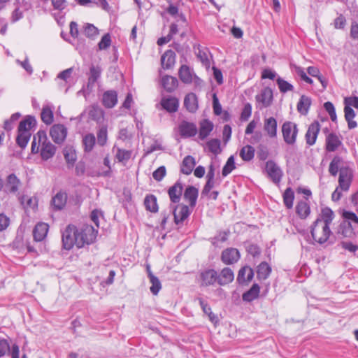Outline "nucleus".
I'll list each match as a JSON object with an SVG mask.
<instances>
[{
    "label": "nucleus",
    "mask_w": 358,
    "mask_h": 358,
    "mask_svg": "<svg viewBox=\"0 0 358 358\" xmlns=\"http://www.w3.org/2000/svg\"><path fill=\"white\" fill-rule=\"evenodd\" d=\"M47 136H34L31 143V152H41L43 160L52 158L55 153V147L50 141H47Z\"/></svg>",
    "instance_id": "1"
},
{
    "label": "nucleus",
    "mask_w": 358,
    "mask_h": 358,
    "mask_svg": "<svg viewBox=\"0 0 358 358\" xmlns=\"http://www.w3.org/2000/svg\"><path fill=\"white\" fill-rule=\"evenodd\" d=\"M310 233L315 242L323 244L327 241L331 231L329 225L315 220L311 226Z\"/></svg>",
    "instance_id": "2"
},
{
    "label": "nucleus",
    "mask_w": 358,
    "mask_h": 358,
    "mask_svg": "<svg viewBox=\"0 0 358 358\" xmlns=\"http://www.w3.org/2000/svg\"><path fill=\"white\" fill-rule=\"evenodd\" d=\"M97 230L91 225H85L82 229H77L78 248H81L85 244L92 243L96 238Z\"/></svg>",
    "instance_id": "3"
},
{
    "label": "nucleus",
    "mask_w": 358,
    "mask_h": 358,
    "mask_svg": "<svg viewBox=\"0 0 358 358\" xmlns=\"http://www.w3.org/2000/svg\"><path fill=\"white\" fill-rule=\"evenodd\" d=\"M62 240L65 250H71L74 245L78 247L77 228L75 226L69 225L62 232Z\"/></svg>",
    "instance_id": "4"
},
{
    "label": "nucleus",
    "mask_w": 358,
    "mask_h": 358,
    "mask_svg": "<svg viewBox=\"0 0 358 358\" xmlns=\"http://www.w3.org/2000/svg\"><path fill=\"white\" fill-rule=\"evenodd\" d=\"M331 124L328 120L322 119L320 121H314L308 127L306 134H318L322 131L324 134H334L330 130Z\"/></svg>",
    "instance_id": "5"
},
{
    "label": "nucleus",
    "mask_w": 358,
    "mask_h": 358,
    "mask_svg": "<svg viewBox=\"0 0 358 358\" xmlns=\"http://www.w3.org/2000/svg\"><path fill=\"white\" fill-rule=\"evenodd\" d=\"M255 100L259 108L262 109L269 107L273 100L272 90L268 87H264L259 94L256 95Z\"/></svg>",
    "instance_id": "6"
},
{
    "label": "nucleus",
    "mask_w": 358,
    "mask_h": 358,
    "mask_svg": "<svg viewBox=\"0 0 358 358\" xmlns=\"http://www.w3.org/2000/svg\"><path fill=\"white\" fill-rule=\"evenodd\" d=\"M352 178V172L349 167H341L339 178H338V187L341 190L348 191L350 188Z\"/></svg>",
    "instance_id": "7"
},
{
    "label": "nucleus",
    "mask_w": 358,
    "mask_h": 358,
    "mask_svg": "<svg viewBox=\"0 0 358 358\" xmlns=\"http://www.w3.org/2000/svg\"><path fill=\"white\" fill-rule=\"evenodd\" d=\"M265 170L275 184H278L282 176V171L280 168L272 160H269L266 163Z\"/></svg>",
    "instance_id": "8"
},
{
    "label": "nucleus",
    "mask_w": 358,
    "mask_h": 358,
    "mask_svg": "<svg viewBox=\"0 0 358 358\" xmlns=\"http://www.w3.org/2000/svg\"><path fill=\"white\" fill-rule=\"evenodd\" d=\"M21 186V180L15 174L11 173L6 177L4 191L7 194H15Z\"/></svg>",
    "instance_id": "9"
},
{
    "label": "nucleus",
    "mask_w": 358,
    "mask_h": 358,
    "mask_svg": "<svg viewBox=\"0 0 358 358\" xmlns=\"http://www.w3.org/2000/svg\"><path fill=\"white\" fill-rule=\"evenodd\" d=\"M37 121L33 115L25 116L18 124V134L30 132L36 127Z\"/></svg>",
    "instance_id": "10"
},
{
    "label": "nucleus",
    "mask_w": 358,
    "mask_h": 358,
    "mask_svg": "<svg viewBox=\"0 0 358 358\" xmlns=\"http://www.w3.org/2000/svg\"><path fill=\"white\" fill-rule=\"evenodd\" d=\"M241 257L238 250L234 248H228L224 250L221 254L222 262L227 265L233 264L238 261Z\"/></svg>",
    "instance_id": "11"
},
{
    "label": "nucleus",
    "mask_w": 358,
    "mask_h": 358,
    "mask_svg": "<svg viewBox=\"0 0 358 358\" xmlns=\"http://www.w3.org/2000/svg\"><path fill=\"white\" fill-rule=\"evenodd\" d=\"M174 222L176 224L182 223L190 215L189 207L186 205H178L173 207Z\"/></svg>",
    "instance_id": "12"
},
{
    "label": "nucleus",
    "mask_w": 358,
    "mask_h": 358,
    "mask_svg": "<svg viewBox=\"0 0 358 358\" xmlns=\"http://www.w3.org/2000/svg\"><path fill=\"white\" fill-rule=\"evenodd\" d=\"M199 278L201 286H210L217 281V273L214 269H206L200 273Z\"/></svg>",
    "instance_id": "13"
},
{
    "label": "nucleus",
    "mask_w": 358,
    "mask_h": 358,
    "mask_svg": "<svg viewBox=\"0 0 358 358\" xmlns=\"http://www.w3.org/2000/svg\"><path fill=\"white\" fill-rule=\"evenodd\" d=\"M178 76L180 80L185 84L191 83L193 80V78L199 80V78L194 73L193 71L185 64L180 67Z\"/></svg>",
    "instance_id": "14"
},
{
    "label": "nucleus",
    "mask_w": 358,
    "mask_h": 358,
    "mask_svg": "<svg viewBox=\"0 0 358 358\" xmlns=\"http://www.w3.org/2000/svg\"><path fill=\"white\" fill-rule=\"evenodd\" d=\"M176 63V54L172 50H166L161 57V64L164 69H170Z\"/></svg>",
    "instance_id": "15"
},
{
    "label": "nucleus",
    "mask_w": 358,
    "mask_h": 358,
    "mask_svg": "<svg viewBox=\"0 0 358 358\" xmlns=\"http://www.w3.org/2000/svg\"><path fill=\"white\" fill-rule=\"evenodd\" d=\"M49 226L48 224L44 222L38 223L34 230L33 236L36 241H42L47 236L48 232Z\"/></svg>",
    "instance_id": "16"
},
{
    "label": "nucleus",
    "mask_w": 358,
    "mask_h": 358,
    "mask_svg": "<svg viewBox=\"0 0 358 358\" xmlns=\"http://www.w3.org/2000/svg\"><path fill=\"white\" fill-rule=\"evenodd\" d=\"M117 102V94L115 90H108L103 93V105L108 108H113Z\"/></svg>",
    "instance_id": "17"
},
{
    "label": "nucleus",
    "mask_w": 358,
    "mask_h": 358,
    "mask_svg": "<svg viewBox=\"0 0 358 358\" xmlns=\"http://www.w3.org/2000/svg\"><path fill=\"white\" fill-rule=\"evenodd\" d=\"M253 270L250 266H245L239 270L237 276V281L240 284H244L251 281L253 278Z\"/></svg>",
    "instance_id": "18"
},
{
    "label": "nucleus",
    "mask_w": 358,
    "mask_h": 358,
    "mask_svg": "<svg viewBox=\"0 0 358 358\" xmlns=\"http://www.w3.org/2000/svg\"><path fill=\"white\" fill-rule=\"evenodd\" d=\"M162 106L169 113L178 110L179 102L178 99L173 96L164 97L161 101Z\"/></svg>",
    "instance_id": "19"
},
{
    "label": "nucleus",
    "mask_w": 358,
    "mask_h": 358,
    "mask_svg": "<svg viewBox=\"0 0 358 358\" xmlns=\"http://www.w3.org/2000/svg\"><path fill=\"white\" fill-rule=\"evenodd\" d=\"M234 279L233 271L228 267L224 268L220 275H217V282L220 285H225L231 282Z\"/></svg>",
    "instance_id": "20"
},
{
    "label": "nucleus",
    "mask_w": 358,
    "mask_h": 358,
    "mask_svg": "<svg viewBox=\"0 0 358 358\" xmlns=\"http://www.w3.org/2000/svg\"><path fill=\"white\" fill-rule=\"evenodd\" d=\"M161 84L166 92H171L177 88L178 82L176 77L164 76L161 79Z\"/></svg>",
    "instance_id": "21"
},
{
    "label": "nucleus",
    "mask_w": 358,
    "mask_h": 358,
    "mask_svg": "<svg viewBox=\"0 0 358 358\" xmlns=\"http://www.w3.org/2000/svg\"><path fill=\"white\" fill-rule=\"evenodd\" d=\"M198 189L194 186H188L184 192V199L189 202L191 207H194L198 197Z\"/></svg>",
    "instance_id": "22"
},
{
    "label": "nucleus",
    "mask_w": 358,
    "mask_h": 358,
    "mask_svg": "<svg viewBox=\"0 0 358 358\" xmlns=\"http://www.w3.org/2000/svg\"><path fill=\"white\" fill-rule=\"evenodd\" d=\"M182 185L180 182H177L169 189V196L173 203H178L182 192Z\"/></svg>",
    "instance_id": "23"
},
{
    "label": "nucleus",
    "mask_w": 358,
    "mask_h": 358,
    "mask_svg": "<svg viewBox=\"0 0 358 358\" xmlns=\"http://www.w3.org/2000/svg\"><path fill=\"white\" fill-rule=\"evenodd\" d=\"M195 164V159L191 155H187L183 159L182 162L180 166V171L183 174L189 175L192 172Z\"/></svg>",
    "instance_id": "24"
},
{
    "label": "nucleus",
    "mask_w": 358,
    "mask_h": 358,
    "mask_svg": "<svg viewBox=\"0 0 358 358\" xmlns=\"http://www.w3.org/2000/svg\"><path fill=\"white\" fill-rule=\"evenodd\" d=\"M184 106L189 112H196L198 108V101L196 94L194 93L187 94L184 99Z\"/></svg>",
    "instance_id": "25"
},
{
    "label": "nucleus",
    "mask_w": 358,
    "mask_h": 358,
    "mask_svg": "<svg viewBox=\"0 0 358 358\" xmlns=\"http://www.w3.org/2000/svg\"><path fill=\"white\" fill-rule=\"evenodd\" d=\"M67 194L65 192H59L52 199V205L55 210L62 209L66 203Z\"/></svg>",
    "instance_id": "26"
},
{
    "label": "nucleus",
    "mask_w": 358,
    "mask_h": 358,
    "mask_svg": "<svg viewBox=\"0 0 358 358\" xmlns=\"http://www.w3.org/2000/svg\"><path fill=\"white\" fill-rule=\"evenodd\" d=\"M63 154L68 167H73L77 160L76 150L72 146H66L63 150Z\"/></svg>",
    "instance_id": "27"
},
{
    "label": "nucleus",
    "mask_w": 358,
    "mask_h": 358,
    "mask_svg": "<svg viewBox=\"0 0 358 358\" xmlns=\"http://www.w3.org/2000/svg\"><path fill=\"white\" fill-rule=\"evenodd\" d=\"M259 286L255 283L249 290L243 294L242 299L244 301L251 302L259 297Z\"/></svg>",
    "instance_id": "28"
},
{
    "label": "nucleus",
    "mask_w": 358,
    "mask_h": 358,
    "mask_svg": "<svg viewBox=\"0 0 358 358\" xmlns=\"http://www.w3.org/2000/svg\"><path fill=\"white\" fill-rule=\"evenodd\" d=\"M342 146V141L338 136H327L326 148L329 152H334Z\"/></svg>",
    "instance_id": "29"
},
{
    "label": "nucleus",
    "mask_w": 358,
    "mask_h": 358,
    "mask_svg": "<svg viewBox=\"0 0 358 358\" xmlns=\"http://www.w3.org/2000/svg\"><path fill=\"white\" fill-rule=\"evenodd\" d=\"M296 213L301 219H306L310 213L309 204L305 201H300L296 206Z\"/></svg>",
    "instance_id": "30"
},
{
    "label": "nucleus",
    "mask_w": 358,
    "mask_h": 358,
    "mask_svg": "<svg viewBox=\"0 0 358 358\" xmlns=\"http://www.w3.org/2000/svg\"><path fill=\"white\" fill-rule=\"evenodd\" d=\"M311 105V99L302 95L297 103V110L302 115H306Z\"/></svg>",
    "instance_id": "31"
},
{
    "label": "nucleus",
    "mask_w": 358,
    "mask_h": 358,
    "mask_svg": "<svg viewBox=\"0 0 358 358\" xmlns=\"http://www.w3.org/2000/svg\"><path fill=\"white\" fill-rule=\"evenodd\" d=\"M334 217V212L331 210V209L328 207H326L322 209L321 214L316 219V221H320L324 224L330 225L331 223L332 222Z\"/></svg>",
    "instance_id": "32"
},
{
    "label": "nucleus",
    "mask_w": 358,
    "mask_h": 358,
    "mask_svg": "<svg viewBox=\"0 0 358 358\" xmlns=\"http://www.w3.org/2000/svg\"><path fill=\"white\" fill-rule=\"evenodd\" d=\"M180 134H196V127L194 124L182 121L178 127Z\"/></svg>",
    "instance_id": "33"
},
{
    "label": "nucleus",
    "mask_w": 358,
    "mask_h": 358,
    "mask_svg": "<svg viewBox=\"0 0 358 358\" xmlns=\"http://www.w3.org/2000/svg\"><path fill=\"white\" fill-rule=\"evenodd\" d=\"M101 69L98 66H92L90 69V76L88 78L87 86L93 87L95 83L100 78Z\"/></svg>",
    "instance_id": "34"
},
{
    "label": "nucleus",
    "mask_w": 358,
    "mask_h": 358,
    "mask_svg": "<svg viewBox=\"0 0 358 358\" xmlns=\"http://www.w3.org/2000/svg\"><path fill=\"white\" fill-rule=\"evenodd\" d=\"M342 163H343L342 157H341L340 156H335L329 164V173L333 176H336L337 175L338 171H340L341 167H344L343 166H341Z\"/></svg>",
    "instance_id": "35"
},
{
    "label": "nucleus",
    "mask_w": 358,
    "mask_h": 358,
    "mask_svg": "<svg viewBox=\"0 0 358 358\" xmlns=\"http://www.w3.org/2000/svg\"><path fill=\"white\" fill-rule=\"evenodd\" d=\"M144 205L146 210L152 213H157L158 211L157 198L152 194L147 195L145 196L144 199Z\"/></svg>",
    "instance_id": "36"
},
{
    "label": "nucleus",
    "mask_w": 358,
    "mask_h": 358,
    "mask_svg": "<svg viewBox=\"0 0 358 358\" xmlns=\"http://www.w3.org/2000/svg\"><path fill=\"white\" fill-rule=\"evenodd\" d=\"M271 272V266L265 262H262L258 266H257V278L260 280H265L266 279L270 273Z\"/></svg>",
    "instance_id": "37"
},
{
    "label": "nucleus",
    "mask_w": 358,
    "mask_h": 358,
    "mask_svg": "<svg viewBox=\"0 0 358 358\" xmlns=\"http://www.w3.org/2000/svg\"><path fill=\"white\" fill-rule=\"evenodd\" d=\"M41 120L47 125H50L53 122V111L49 106H45L42 108L41 113Z\"/></svg>",
    "instance_id": "38"
},
{
    "label": "nucleus",
    "mask_w": 358,
    "mask_h": 358,
    "mask_svg": "<svg viewBox=\"0 0 358 358\" xmlns=\"http://www.w3.org/2000/svg\"><path fill=\"white\" fill-rule=\"evenodd\" d=\"M344 112L345 118V120L348 122L349 129L355 128L357 124V122L353 120V118L355 116V113L354 110L348 106H345Z\"/></svg>",
    "instance_id": "39"
},
{
    "label": "nucleus",
    "mask_w": 358,
    "mask_h": 358,
    "mask_svg": "<svg viewBox=\"0 0 358 358\" xmlns=\"http://www.w3.org/2000/svg\"><path fill=\"white\" fill-rule=\"evenodd\" d=\"M239 155L243 161L250 162L254 158L255 149L251 145H245L241 149Z\"/></svg>",
    "instance_id": "40"
},
{
    "label": "nucleus",
    "mask_w": 358,
    "mask_h": 358,
    "mask_svg": "<svg viewBox=\"0 0 358 358\" xmlns=\"http://www.w3.org/2000/svg\"><path fill=\"white\" fill-rule=\"evenodd\" d=\"M283 202L285 206L288 209H291L293 207V203L294 199V193L291 187H287L283 193Z\"/></svg>",
    "instance_id": "41"
},
{
    "label": "nucleus",
    "mask_w": 358,
    "mask_h": 358,
    "mask_svg": "<svg viewBox=\"0 0 358 358\" xmlns=\"http://www.w3.org/2000/svg\"><path fill=\"white\" fill-rule=\"evenodd\" d=\"M340 233L346 238H353L355 235L354 229L350 222H343L341 224Z\"/></svg>",
    "instance_id": "42"
},
{
    "label": "nucleus",
    "mask_w": 358,
    "mask_h": 358,
    "mask_svg": "<svg viewBox=\"0 0 358 358\" xmlns=\"http://www.w3.org/2000/svg\"><path fill=\"white\" fill-rule=\"evenodd\" d=\"M89 117L97 122L103 117V112L101 108L97 106L93 105L89 108Z\"/></svg>",
    "instance_id": "43"
},
{
    "label": "nucleus",
    "mask_w": 358,
    "mask_h": 358,
    "mask_svg": "<svg viewBox=\"0 0 358 358\" xmlns=\"http://www.w3.org/2000/svg\"><path fill=\"white\" fill-rule=\"evenodd\" d=\"M206 148L209 152L214 155H217L221 152V142L217 138H214L208 141L206 143Z\"/></svg>",
    "instance_id": "44"
},
{
    "label": "nucleus",
    "mask_w": 358,
    "mask_h": 358,
    "mask_svg": "<svg viewBox=\"0 0 358 358\" xmlns=\"http://www.w3.org/2000/svg\"><path fill=\"white\" fill-rule=\"evenodd\" d=\"M264 129L268 134H276L277 121L274 117H269L264 121Z\"/></svg>",
    "instance_id": "45"
},
{
    "label": "nucleus",
    "mask_w": 358,
    "mask_h": 358,
    "mask_svg": "<svg viewBox=\"0 0 358 358\" xmlns=\"http://www.w3.org/2000/svg\"><path fill=\"white\" fill-rule=\"evenodd\" d=\"M282 134H297L296 124L292 122H285L282 127Z\"/></svg>",
    "instance_id": "46"
},
{
    "label": "nucleus",
    "mask_w": 358,
    "mask_h": 358,
    "mask_svg": "<svg viewBox=\"0 0 358 358\" xmlns=\"http://www.w3.org/2000/svg\"><path fill=\"white\" fill-rule=\"evenodd\" d=\"M131 156V152L130 150L118 148L116 152V158L120 162H127Z\"/></svg>",
    "instance_id": "47"
},
{
    "label": "nucleus",
    "mask_w": 358,
    "mask_h": 358,
    "mask_svg": "<svg viewBox=\"0 0 358 358\" xmlns=\"http://www.w3.org/2000/svg\"><path fill=\"white\" fill-rule=\"evenodd\" d=\"M84 34L87 38H94L99 34V30L92 24L87 23L84 27Z\"/></svg>",
    "instance_id": "48"
},
{
    "label": "nucleus",
    "mask_w": 358,
    "mask_h": 358,
    "mask_svg": "<svg viewBox=\"0 0 358 358\" xmlns=\"http://www.w3.org/2000/svg\"><path fill=\"white\" fill-rule=\"evenodd\" d=\"M150 282L151 283V287H150V290L153 295H157L160 289H162V284L159 278L156 276H152L150 278Z\"/></svg>",
    "instance_id": "49"
},
{
    "label": "nucleus",
    "mask_w": 358,
    "mask_h": 358,
    "mask_svg": "<svg viewBox=\"0 0 358 358\" xmlns=\"http://www.w3.org/2000/svg\"><path fill=\"white\" fill-rule=\"evenodd\" d=\"M96 142L95 136H84L83 143L85 152L92 150Z\"/></svg>",
    "instance_id": "50"
},
{
    "label": "nucleus",
    "mask_w": 358,
    "mask_h": 358,
    "mask_svg": "<svg viewBox=\"0 0 358 358\" xmlns=\"http://www.w3.org/2000/svg\"><path fill=\"white\" fill-rule=\"evenodd\" d=\"M276 83L278 85L279 90L282 93H286L289 91H292L294 87L292 84L289 83L286 80H283L280 77L276 79Z\"/></svg>",
    "instance_id": "51"
},
{
    "label": "nucleus",
    "mask_w": 358,
    "mask_h": 358,
    "mask_svg": "<svg viewBox=\"0 0 358 358\" xmlns=\"http://www.w3.org/2000/svg\"><path fill=\"white\" fill-rule=\"evenodd\" d=\"M20 201L21 204L23 205L24 207L27 208H34L35 207L37 206L36 198L29 197L27 196H22L20 198Z\"/></svg>",
    "instance_id": "52"
},
{
    "label": "nucleus",
    "mask_w": 358,
    "mask_h": 358,
    "mask_svg": "<svg viewBox=\"0 0 358 358\" xmlns=\"http://www.w3.org/2000/svg\"><path fill=\"white\" fill-rule=\"evenodd\" d=\"M235 169V163L234 156L228 158L226 164L224 166L222 174L223 176H227Z\"/></svg>",
    "instance_id": "53"
},
{
    "label": "nucleus",
    "mask_w": 358,
    "mask_h": 358,
    "mask_svg": "<svg viewBox=\"0 0 358 358\" xmlns=\"http://www.w3.org/2000/svg\"><path fill=\"white\" fill-rule=\"evenodd\" d=\"M213 123L208 120H203L200 123L199 134H209L213 130Z\"/></svg>",
    "instance_id": "54"
},
{
    "label": "nucleus",
    "mask_w": 358,
    "mask_h": 358,
    "mask_svg": "<svg viewBox=\"0 0 358 358\" xmlns=\"http://www.w3.org/2000/svg\"><path fill=\"white\" fill-rule=\"evenodd\" d=\"M111 44V38L109 34H106L103 36L101 41L98 43L99 49L100 50H106Z\"/></svg>",
    "instance_id": "55"
},
{
    "label": "nucleus",
    "mask_w": 358,
    "mask_h": 358,
    "mask_svg": "<svg viewBox=\"0 0 358 358\" xmlns=\"http://www.w3.org/2000/svg\"><path fill=\"white\" fill-rule=\"evenodd\" d=\"M324 108L325 110L329 113L331 120L333 122H336V114L334 104L330 101L325 102L324 104Z\"/></svg>",
    "instance_id": "56"
},
{
    "label": "nucleus",
    "mask_w": 358,
    "mask_h": 358,
    "mask_svg": "<svg viewBox=\"0 0 358 358\" xmlns=\"http://www.w3.org/2000/svg\"><path fill=\"white\" fill-rule=\"evenodd\" d=\"M67 129L64 124H54L50 131V134H66Z\"/></svg>",
    "instance_id": "57"
},
{
    "label": "nucleus",
    "mask_w": 358,
    "mask_h": 358,
    "mask_svg": "<svg viewBox=\"0 0 358 358\" xmlns=\"http://www.w3.org/2000/svg\"><path fill=\"white\" fill-rule=\"evenodd\" d=\"M343 217L345 220V222H350L351 224L352 222L358 224V217L355 213L351 211H344L343 213Z\"/></svg>",
    "instance_id": "58"
},
{
    "label": "nucleus",
    "mask_w": 358,
    "mask_h": 358,
    "mask_svg": "<svg viewBox=\"0 0 358 358\" xmlns=\"http://www.w3.org/2000/svg\"><path fill=\"white\" fill-rule=\"evenodd\" d=\"M166 168L164 166L159 167L152 173L153 178L157 181H161L166 175Z\"/></svg>",
    "instance_id": "59"
},
{
    "label": "nucleus",
    "mask_w": 358,
    "mask_h": 358,
    "mask_svg": "<svg viewBox=\"0 0 358 358\" xmlns=\"http://www.w3.org/2000/svg\"><path fill=\"white\" fill-rule=\"evenodd\" d=\"M252 113V106L250 103H247L245 104L243 109L241 112V118L243 121H246L250 117Z\"/></svg>",
    "instance_id": "60"
},
{
    "label": "nucleus",
    "mask_w": 358,
    "mask_h": 358,
    "mask_svg": "<svg viewBox=\"0 0 358 358\" xmlns=\"http://www.w3.org/2000/svg\"><path fill=\"white\" fill-rule=\"evenodd\" d=\"M296 72L300 76L302 80L310 85L313 83V80L306 75L302 68L297 67L296 69Z\"/></svg>",
    "instance_id": "61"
},
{
    "label": "nucleus",
    "mask_w": 358,
    "mask_h": 358,
    "mask_svg": "<svg viewBox=\"0 0 358 358\" xmlns=\"http://www.w3.org/2000/svg\"><path fill=\"white\" fill-rule=\"evenodd\" d=\"M16 62L19 64L29 75H31L33 73V69L31 64H29L27 57H26L23 62L17 59Z\"/></svg>",
    "instance_id": "62"
},
{
    "label": "nucleus",
    "mask_w": 358,
    "mask_h": 358,
    "mask_svg": "<svg viewBox=\"0 0 358 358\" xmlns=\"http://www.w3.org/2000/svg\"><path fill=\"white\" fill-rule=\"evenodd\" d=\"M213 106L214 113L217 115H219L222 113V106L219 103L218 99L215 94H213Z\"/></svg>",
    "instance_id": "63"
},
{
    "label": "nucleus",
    "mask_w": 358,
    "mask_h": 358,
    "mask_svg": "<svg viewBox=\"0 0 358 358\" xmlns=\"http://www.w3.org/2000/svg\"><path fill=\"white\" fill-rule=\"evenodd\" d=\"M345 106H348L350 107L353 106L355 108H358V97L357 96H351L345 99Z\"/></svg>",
    "instance_id": "64"
}]
</instances>
